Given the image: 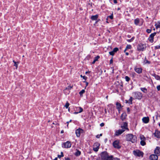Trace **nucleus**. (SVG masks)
Listing matches in <instances>:
<instances>
[{
  "mask_svg": "<svg viewBox=\"0 0 160 160\" xmlns=\"http://www.w3.org/2000/svg\"><path fill=\"white\" fill-rule=\"evenodd\" d=\"M81 152L80 151L77 150L76 152H75V155L77 156H79L81 154Z\"/></svg>",
  "mask_w": 160,
  "mask_h": 160,
  "instance_id": "obj_27",
  "label": "nucleus"
},
{
  "mask_svg": "<svg viewBox=\"0 0 160 160\" xmlns=\"http://www.w3.org/2000/svg\"><path fill=\"white\" fill-rule=\"evenodd\" d=\"M132 97H130L129 99V101L132 102Z\"/></svg>",
  "mask_w": 160,
  "mask_h": 160,
  "instance_id": "obj_49",
  "label": "nucleus"
},
{
  "mask_svg": "<svg viewBox=\"0 0 160 160\" xmlns=\"http://www.w3.org/2000/svg\"><path fill=\"white\" fill-rule=\"evenodd\" d=\"M133 96L136 99L140 100L142 97V94L139 92H133L132 93Z\"/></svg>",
  "mask_w": 160,
  "mask_h": 160,
  "instance_id": "obj_3",
  "label": "nucleus"
},
{
  "mask_svg": "<svg viewBox=\"0 0 160 160\" xmlns=\"http://www.w3.org/2000/svg\"><path fill=\"white\" fill-rule=\"evenodd\" d=\"M113 52V53H114V54H115V52H116L115 51H114L113 50V51H112Z\"/></svg>",
  "mask_w": 160,
  "mask_h": 160,
  "instance_id": "obj_60",
  "label": "nucleus"
},
{
  "mask_svg": "<svg viewBox=\"0 0 160 160\" xmlns=\"http://www.w3.org/2000/svg\"><path fill=\"white\" fill-rule=\"evenodd\" d=\"M155 78L157 80H160V77L158 75H157L156 76H155Z\"/></svg>",
  "mask_w": 160,
  "mask_h": 160,
  "instance_id": "obj_33",
  "label": "nucleus"
},
{
  "mask_svg": "<svg viewBox=\"0 0 160 160\" xmlns=\"http://www.w3.org/2000/svg\"><path fill=\"white\" fill-rule=\"evenodd\" d=\"M132 46L130 45H128L126 46V49H130L131 48Z\"/></svg>",
  "mask_w": 160,
  "mask_h": 160,
  "instance_id": "obj_37",
  "label": "nucleus"
},
{
  "mask_svg": "<svg viewBox=\"0 0 160 160\" xmlns=\"http://www.w3.org/2000/svg\"><path fill=\"white\" fill-rule=\"evenodd\" d=\"M83 132V130L82 129L79 128L77 129L75 131V133L76 136L77 137H79L80 136V134L81 133H82Z\"/></svg>",
  "mask_w": 160,
  "mask_h": 160,
  "instance_id": "obj_9",
  "label": "nucleus"
},
{
  "mask_svg": "<svg viewBox=\"0 0 160 160\" xmlns=\"http://www.w3.org/2000/svg\"><path fill=\"white\" fill-rule=\"evenodd\" d=\"M128 124L126 122H124L123 125V126H121V128H122V129H128Z\"/></svg>",
  "mask_w": 160,
  "mask_h": 160,
  "instance_id": "obj_18",
  "label": "nucleus"
},
{
  "mask_svg": "<svg viewBox=\"0 0 160 160\" xmlns=\"http://www.w3.org/2000/svg\"><path fill=\"white\" fill-rule=\"evenodd\" d=\"M154 153L158 155H160V148L157 147L154 150Z\"/></svg>",
  "mask_w": 160,
  "mask_h": 160,
  "instance_id": "obj_13",
  "label": "nucleus"
},
{
  "mask_svg": "<svg viewBox=\"0 0 160 160\" xmlns=\"http://www.w3.org/2000/svg\"><path fill=\"white\" fill-rule=\"evenodd\" d=\"M112 160H120V159L119 158H113V157L112 158Z\"/></svg>",
  "mask_w": 160,
  "mask_h": 160,
  "instance_id": "obj_47",
  "label": "nucleus"
},
{
  "mask_svg": "<svg viewBox=\"0 0 160 160\" xmlns=\"http://www.w3.org/2000/svg\"><path fill=\"white\" fill-rule=\"evenodd\" d=\"M102 136V134H100L99 135H98L96 136V138H100V136Z\"/></svg>",
  "mask_w": 160,
  "mask_h": 160,
  "instance_id": "obj_45",
  "label": "nucleus"
},
{
  "mask_svg": "<svg viewBox=\"0 0 160 160\" xmlns=\"http://www.w3.org/2000/svg\"><path fill=\"white\" fill-rule=\"evenodd\" d=\"M76 111L77 112H79V111H80V109H76Z\"/></svg>",
  "mask_w": 160,
  "mask_h": 160,
  "instance_id": "obj_61",
  "label": "nucleus"
},
{
  "mask_svg": "<svg viewBox=\"0 0 160 160\" xmlns=\"http://www.w3.org/2000/svg\"><path fill=\"white\" fill-rule=\"evenodd\" d=\"M146 44L142 43L139 44L137 46V50L138 51H143L146 48Z\"/></svg>",
  "mask_w": 160,
  "mask_h": 160,
  "instance_id": "obj_5",
  "label": "nucleus"
},
{
  "mask_svg": "<svg viewBox=\"0 0 160 160\" xmlns=\"http://www.w3.org/2000/svg\"><path fill=\"white\" fill-rule=\"evenodd\" d=\"M133 153L135 156L138 157H143V153L142 152L140 151L139 150H137L133 151Z\"/></svg>",
  "mask_w": 160,
  "mask_h": 160,
  "instance_id": "obj_6",
  "label": "nucleus"
},
{
  "mask_svg": "<svg viewBox=\"0 0 160 160\" xmlns=\"http://www.w3.org/2000/svg\"><path fill=\"white\" fill-rule=\"evenodd\" d=\"M72 144L70 141H67L65 142H64L62 144V147L63 148H68L71 146Z\"/></svg>",
  "mask_w": 160,
  "mask_h": 160,
  "instance_id": "obj_7",
  "label": "nucleus"
},
{
  "mask_svg": "<svg viewBox=\"0 0 160 160\" xmlns=\"http://www.w3.org/2000/svg\"><path fill=\"white\" fill-rule=\"evenodd\" d=\"M13 62L14 63V66H15L16 68L18 67V62H15L14 60L13 61Z\"/></svg>",
  "mask_w": 160,
  "mask_h": 160,
  "instance_id": "obj_31",
  "label": "nucleus"
},
{
  "mask_svg": "<svg viewBox=\"0 0 160 160\" xmlns=\"http://www.w3.org/2000/svg\"><path fill=\"white\" fill-rule=\"evenodd\" d=\"M118 50V48H115L113 49V50L116 52H117Z\"/></svg>",
  "mask_w": 160,
  "mask_h": 160,
  "instance_id": "obj_41",
  "label": "nucleus"
},
{
  "mask_svg": "<svg viewBox=\"0 0 160 160\" xmlns=\"http://www.w3.org/2000/svg\"><path fill=\"white\" fill-rule=\"evenodd\" d=\"M64 133V131L63 130H62L61 132V133Z\"/></svg>",
  "mask_w": 160,
  "mask_h": 160,
  "instance_id": "obj_58",
  "label": "nucleus"
},
{
  "mask_svg": "<svg viewBox=\"0 0 160 160\" xmlns=\"http://www.w3.org/2000/svg\"><path fill=\"white\" fill-rule=\"evenodd\" d=\"M150 41V42H152H152H153V41H152V40H151V41Z\"/></svg>",
  "mask_w": 160,
  "mask_h": 160,
  "instance_id": "obj_62",
  "label": "nucleus"
},
{
  "mask_svg": "<svg viewBox=\"0 0 160 160\" xmlns=\"http://www.w3.org/2000/svg\"><path fill=\"white\" fill-rule=\"evenodd\" d=\"M127 110L128 112H129L130 111L129 108H127Z\"/></svg>",
  "mask_w": 160,
  "mask_h": 160,
  "instance_id": "obj_55",
  "label": "nucleus"
},
{
  "mask_svg": "<svg viewBox=\"0 0 160 160\" xmlns=\"http://www.w3.org/2000/svg\"><path fill=\"white\" fill-rule=\"evenodd\" d=\"M77 109H80L79 112H74V114H76L79 113H81L83 111V109L81 107H77Z\"/></svg>",
  "mask_w": 160,
  "mask_h": 160,
  "instance_id": "obj_15",
  "label": "nucleus"
},
{
  "mask_svg": "<svg viewBox=\"0 0 160 160\" xmlns=\"http://www.w3.org/2000/svg\"><path fill=\"white\" fill-rule=\"evenodd\" d=\"M80 77L81 78H83V79H84L85 80H87V78L85 76H83L82 75H80Z\"/></svg>",
  "mask_w": 160,
  "mask_h": 160,
  "instance_id": "obj_39",
  "label": "nucleus"
},
{
  "mask_svg": "<svg viewBox=\"0 0 160 160\" xmlns=\"http://www.w3.org/2000/svg\"><path fill=\"white\" fill-rule=\"evenodd\" d=\"M127 49H126H126H125L124 51V52H125L126 50H127Z\"/></svg>",
  "mask_w": 160,
  "mask_h": 160,
  "instance_id": "obj_63",
  "label": "nucleus"
},
{
  "mask_svg": "<svg viewBox=\"0 0 160 160\" xmlns=\"http://www.w3.org/2000/svg\"><path fill=\"white\" fill-rule=\"evenodd\" d=\"M140 90L144 93H146L147 92V89L145 88H141Z\"/></svg>",
  "mask_w": 160,
  "mask_h": 160,
  "instance_id": "obj_22",
  "label": "nucleus"
},
{
  "mask_svg": "<svg viewBox=\"0 0 160 160\" xmlns=\"http://www.w3.org/2000/svg\"><path fill=\"white\" fill-rule=\"evenodd\" d=\"M146 63H150V62L149 61H148V60H146Z\"/></svg>",
  "mask_w": 160,
  "mask_h": 160,
  "instance_id": "obj_54",
  "label": "nucleus"
},
{
  "mask_svg": "<svg viewBox=\"0 0 160 160\" xmlns=\"http://www.w3.org/2000/svg\"><path fill=\"white\" fill-rule=\"evenodd\" d=\"M85 91L84 89H82L81 91L79 92V94L81 96L83 95V94L85 92Z\"/></svg>",
  "mask_w": 160,
  "mask_h": 160,
  "instance_id": "obj_28",
  "label": "nucleus"
},
{
  "mask_svg": "<svg viewBox=\"0 0 160 160\" xmlns=\"http://www.w3.org/2000/svg\"><path fill=\"white\" fill-rule=\"evenodd\" d=\"M149 158L150 160H158V157L157 155L152 154L150 156Z\"/></svg>",
  "mask_w": 160,
  "mask_h": 160,
  "instance_id": "obj_11",
  "label": "nucleus"
},
{
  "mask_svg": "<svg viewBox=\"0 0 160 160\" xmlns=\"http://www.w3.org/2000/svg\"><path fill=\"white\" fill-rule=\"evenodd\" d=\"M156 33L154 32L153 33H152L150 36L149 38H151V39H150L149 40H153V37L156 35Z\"/></svg>",
  "mask_w": 160,
  "mask_h": 160,
  "instance_id": "obj_24",
  "label": "nucleus"
},
{
  "mask_svg": "<svg viewBox=\"0 0 160 160\" xmlns=\"http://www.w3.org/2000/svg\"><path fill=\"white\" fill-rule=\"evenodd\" d=\"M98 17V15H93L91 17V18L92 20H96Z\"/></svg>",
  "mask_w": 160,
  "mask_h": 160,
  "instance_id": "obj_19",
  "label": "nucleus"
},
{
  "mask_svg": "<svg viewBox=\"0 0 160 160\" xmlns=\"http://www.w3.org/2000/svg\"><path fill=\"white\" fill-rule=\"evenodd\" d=\"M99 58L100 57L99 56H97L96 57H95V59L92 62V64H94L95 62L97 61Z\"/></svg>",
  "mask_w": 160,
  "mask_h": 160,
  "instance_id": "obj_23",
  "label": "nucleus"
},
{
  "mask_svg": "<svg viewBox=\"0 0 160 160\" xmlns=\"http://www.w3.org/2000/svg\"><path fill=\"white\" fill-rule=\"evenodd\" d=\"M109 53L110 55L112 56L114 55V53L112 51L111 52H109Z\"/></svg>",
  "mask_w": 160,
  "mask_h": 160,
  "instance_id": "obj_43",
  "label": "nucleus"
},
{
  "mask_svg": "<svg viewBox=\"0 0 160 160\" xmlns=\"http://www.w3.org/2000/svg\"><path fill=\"white\" fill-rule=\"evenodd\" d=\"M83 82L85 83L86 84V87L88 86V83L87 82L84 81H83Z\"/></svg>",
  "mask_w": 160,
  "mask_h": 160,
  "instance_id": "obj_48",
  "label": "nucleus"
},
{
  "mask_svg": "<svg viewBox=\"0 0 160 160\" xmlns=\"http://www.w3.org/2000/svg\"><path fill=\"white\" fill-rule=\"evenodd\" d=\"M100 144L98 142H95L93 145V150L96 152H97L99 148Z\"/></svg>",
  "mask_w": 160,
  "mask_h": 160,
  "instance_id": "obj_8",
  "label": "nucleus"
},
{
  "mask_svg": "<svg viewBox=\"0 0 160 160\" xmlns=\"http://www.w3.org/2000/svg\"><path fill=\"white\" fill-rule=\"evenodd\" d=\"M156 26V29H158V28H160V22H157L155 25Z\"/></svg>",
  "mask_w": 160,
  "mask_h": 160,
  "instance_id": "obj_25",
  "label": "nucleus"
},
{
  "mask_svg": "<svg viewBox=\"0 0 160 160\" xmlns=\"http://www.w3.org/2000/svg\"><path fill=\"white\" fill-rule=\"evenodd\" d=\"M65 160H70V158H65Z\"/></svg>",
  "mask_w": 160,
  "mask_h": 160,
  "instance_id": "obj_52",
  "label": "nucleus"
},
{
  "mask_svg": "<svg viewBox=\"0 0 160 160\" xmlns=\"http://www.w3.org/2000/svg\"><path fill=\"white\" fill-rule=\"evenodd\" d=\"M139 22V20L138 19H135L134 20V23L136 25H138Z\"/></svg>",
  "mask_w": 160,
  "mask_h": 160,
  "instance_id": "obj_32",
  "label": "nucleus"
},
{
  "mask_svg": "<svg viewBox=\"0 0 160 160\" xmlns=\"http://www.w3.org/2000/svg\"><path fill=\"white\" fill-rule=\"evenodd\" d=\"M108 18H110L111 19H113V14H112L111 15L108 16V17H107V18H106V20H108Z\"/></svg>",
  "mask_w": 160,
  "mask_h": 160,
  "instance_id": "obj_30",
  "label": "nucleus"
},
{
  "mask_svg": "<svg viewBox=\"0 0 160 160\" xmlns=\"http://www.w3.org/2000/svg\"><path fill=\"white\" fill-rule=\"evenodd\" d=\"M154 136L157 138H160V132L158 131H156L154 133Z\"/></svg>",
  "mask_w": 160,
  "mask_h": 160,
  "instance_id": "obj_16",
  "label": "nucleus"
},
{
  "mask_svg": "<svg viewBox=\"0 0 160 160\" xmlns=\"http://www.w3.org/2000/svg\"><path fill=\"white\" fill-rule=\"evenodd\" d=\"M127 115L125 113H122L121 116V119L123 121L126 118Z\"/></svg>",
  "mask_w": 160,
  "mask_h": 160,
  "instance_id": "obj_17",
  "label": "nucleus"
},
{
  "mask_svg": "<svg viewBox=\"0 0 160 160\" xmlns=\"http://www.w3.org/2000/svg\"><path fill=\"white\" fill-rule=\"evenodd\" d=\"M73 87V86H68L66 88L68 90H70Z\"/></svg>",
  "mask_w": 160,
  "mask_h": 160,
  "instance_id": "obj_40",
  "label": "nucleus"
},
{
  "mask_svg": "<svg viewBox=\"0 0 160 160\" xmlns=\"http://www.w3.org/2000/svg\"><path fill=\"white\" fill-rule=\"evenodd\" d=\"M101 160H112V155H109L107 152H103L100 154Z\"/></svg>",
  "mask_w": 160,
  "mask_h": 160,
  "instance_id": "obj_1",
  "label": "nucleus"
},
{
  "mask_svg": "<svg viewBox=\"0 0 160 160\" xmlns=\"http://www.w3.org/2000/svg\"><path fill=\"white\" fill-rule=\"evenodd\" d=\"M90 72V71H87L85 72V74H87V73H89Z\"/></svg>",
  "mask_w": 160,
  "mask_h": 160,
  "instance_id": "obj_56",
  "label": "nucleus"
},
{
  "mask_svg": "<svg viewBox=\"0 0 160 160\" xmlns=\"http://www.w3.org/2000/svg\"><path fill=\"white\" fill-rule=\"evenodd\" d=\"M135 71L138 74L141 73L142 72V69L141 68H137V67H135L134 68Z\"/></svg>",
  "mask_w": 160,
  "mask_h": 160,
  "instance_id": "obj_12",
  "label": "nucleus"
},
{
  "mask_svg": "<svg viewBox=\"0 0 160 160\" xmlns=\"http://www.w3.org/2000/svg\"><path fill=\"white\" fill-rule=\"evenodd\" d=\"M139 137L141 141H145L146 140V138L143 135H140Z\"/></svg>",
  "mask_w": 160,
  "mask_h": 160,
  "instance_id": "obj_21",
  "label": "nucleus"
},
{
  "mask_svg": "<svg viewBox=\"0 0 160 160\" xmlns=\"http://www.w3.org/2000/svg\"><path fill=\"white\" fill-rule=\"evenodd\" d=\"M53 160H58V158H55Z\"/></svg>",
  "mask_w": 160,
  "mask_h": 160,
  "instance_id": "obj_59",
  "label": "nucleus"
},
{
  "mask_svg": "<svg viewBox=\"0 0 160 160\" xmlns=\"http://www.w3.org/2000/svg\"><path fill=\"white\" fill-rule=\"evenodd\" d=\"M125 54L126 55L128 56L129 55V53L128 52H126Z\"/></svg>",
  "mask_w": 160,
  "mask_h": 160,
  "instance_id": "obj_57",
  "label": "nucleus"
},
{
  "mask_svg": "<svg viewBox=\"0 0 160 160\" xmlns=\"http://www.w3.org/2000/svg\"><path fill=\"white\" fill-rule=\"evenodd\" d=\"M125 130H123V129L117 130L115 131V135L116 136H118L122 134L125 131Z\"/></svg>",
  "mask_w": 160,
  "mask_h": 160,
  "instance_id": "obj_10",
  "label": "nucleus"
},
{
  "mask_svg": "<svg viewBox=\"0 0 160 160\" xmlns=\"http://www.w3.org/2000/svg\"><path fill=\"white\" fill-rule=\"evenodd\" d=\"M145 141H141L140 144L142 146H144L146 144Z\"/></svg>",
  "mask_w": 160,
  "mask_h": 160,
  "instance_id": "obj_29",
  "label": "nucleus"
},
{
  "mask_svg": "<svg viewBox=\"0 0 160 160\" xmlns=\"http://www.w3.org/2000/svg\"><path fill=\"white\" fill-rule=\"evenodd\" d=\"M72 121V120H70L69 121H68V122H66V123L67 124V127L68 128V124H69V122H71Z\"/></svg>",
  "mask_w": 160,
  "mask_h": 160,
  "instance_id": "obj_42",
  "label": "nucleus"
},
{
  "mask_svg": "<svg viewBox=\"0 0 160 160\" xmlns=\"http://www.w3.org/2000/svg\"><path fill=\"white\" fill-rule=\"evenodd\" d=\"M104 123L102 122V123H101L100 124V126L101 127H103L104 126Z\"/></svg>",
  "mask_w": 160,
  "mask_h": 160,
  "instance_id": "obj_50",
  "label": "nucleus"
},
{
  "mask_svg": "<svg viewBox=\"0 0 160 160\" xmlns=\"http://www.w3.org/2000/svg\"><path fill=\"white\" fill-rule=\"evenodd\" d=\"M137 137L135 135H134L132 134H129L126 135V140L128 141H130L132 143H134L137 141Z\"/></svg>",
  "mask_w": 160,
  "mask_h": 160,
  "instance_id": "obj_2",
  "label": "nucleus"
},
{
  "mask_svg": "<svg viewBox=\"0 0 160 160\" xmlns=\"http://www.w3.org/2000/svg\"><path fill=\"white\" fill-rule=\"evenodd\" d=\"M64 92L65 94L67 95L70 93V91L68 89H67L66 88L64 90Z\"/></svg>",
  "mask_w": 160,
  "mask_h": 160,
  "instance_id": "obj_26",
  "label": "nucleus"
},
{
  "mask_svg": "<svg viewBox=\"0 0 160 160\" xmlns=\"http://www.w3.org/2000/svg\"><path fill=\"white\" fill-rule=\"evenodd\" d=\"M149 118L148 117H144L142 118V121L145 123H147L149 121Z\"/></svg>",
  "mask_w": 160,
  "mask_h": 160,
  "instance_id": "obj_14",
  "label": "nucleus"
},
{
  "mask_svg": "<svg viewBox=\"0 0 160 160\" xmlns=\"http://www.w3.org/2000/svg\"><path fill=\"white\" fill-rule=\"evenodd\" d=\"M159 126L160 127V123L159 124Z\"/></svg>",
  "mask_w": 160,
  "mask_h": 160,
  "instance_id": "obj_64",
  "label": "nucleus"
},
{
  "mask_svg": "<svg viewBox=\"0 0 160 160\" xmlns=\"http://www.w3.org/2000/svg\"><path fill=\"white\" fill-rule=\"evenodd\" d=\"M125 78L126 81L127 82H128L130 80V78L128 76H126Z\"/></svg>",
  "mask_w": 160,
  "mask_h": 160,
  "instance_id": "obj_34",
  "label": "nucleus"
},
{
  "mask_svg": "<svg viewBox=\"0 0 160 160\" xmlns=\"http://www.w3.org/2000/svg\"><path fill=\"white\" fill-rule=\"evenodd\" d=\"M112 145L115 148L117 149H119L121 148L120 140H116L114 141L113 142Z\"/></svg>",
  "mask_w": 160,
  "mask_h": 160,
  "instance_id": "obj_4",
  "label": "nucleus"
},
{
  "mask_svg": "<svg viewBox=\"0 0 160 160\" xmlns=\"http://www.w3.org/2000/svg\"><path fill=\"white\" fill-rule=\"evenodd\" d=\"M61 155H58V157L59 158H60L61 157H63V153L62 152H61Z\"/></svg>",
  "mask_w": 160,
  "mask_h": 160,
  "instance_id": "obj_36",
  "label": "nucleus"
},
{
  "mask_svg": "<svg viewBox=\"0 0 160 160\" xmlns=\"http://www.w3.org/2000/svg\"><path fill=\"white\" fill-rule=\"evenodd\" d=\"M113 62V60H112V58L110 61V64H112V63Z\"/></svg>",
  "mask_w": 160,
  "mask_h": 160,
  "instance_id": "obj_51",
  "label": "nucleus"
},
{
  "mask_svg": "<svg viewBox=\"0 0 160 160\" xmlns=\"http://www.w3.org/2000/svg\"><path fill=\"white\" fill-rule=\"evenodd\" d=\"M152 76L154 77H155V76H156L157 75L155 73H153L152 74Z\"/></svg>",
  "mask_w": 160,
  "mask_h": 160,
  "instance_id": "obj_53",
  "label": "nucleus"
},
{
  "mask_svg": "<svg viewBox=\"0 0 160 160\" xmlns=\"http://www.w3.org/2000/svg\"><path fill=\"white\" fill-rule=\"evenodd\" d=\"M157 88L158 91H160V85L157 86Z\"/></svg>",
  "mask_w": 160,
  "mask_h": 160,
  "instance_id": "obj_46",
  "label": "nucleus"
},
{
  "mask_svg": "<svg viewBox=\"0 0 160 160\" xmlns=\"http://www.w3.org/2000/svg\"><path fill=\"white\" fill-rule=\"evenodd\" d=\"M69 105V103L68 102H67L65 104V107L66 108H68Z\"/></svg>",
  "mask_w": 160,
  "mask_h": 160,
  "instance_id": "obj_35",
  "label": "nucleus"
},
{
  "mask_svg": "<svg viewBox=\"0 0 160 160\" xmlns=\"http://www.w3.org/2000/svg\"><path fill=\"white\" fill-rule=\"evenodd\" d=\"M160 48V44L158 45H157L155 47V49H159Z\"/></svg>",
  "mask_w": 160,
  "mask_h": 160,
  "instance_id": "obj_38",
  "label": "nucleus"
},
{
  "mask_svg": "<svg viewBox=\"0 0 160 160\" xmlns=\"http://www.w3.org/2000/svg\"><path fill=\"white\" fill-rule=\"evenodd\" d=\"M146 31L148 33H150L151 32V30L149 29H147L146 30Z\"/></svg>",
  "mask_w": 160,
  "mask_h": 160,
  "instance_id": "obj_44",
  "label": "nucleus"
},
{
  "mask_svg": "<svg viewBox=\"0 0 160 160\" xmlns=\"http://www.w3.org/2000/svg\"><path fill=\"white\" fill-rule=\"evenodd\" d=\"M116 105L118 111H119L121 108V104L120 103L117 102L116 103Z\"/></svg>",
  "mask_w": 160,
  "mask_h": 160,
  "instance_id": "obj_20",
  "label": "nucleus"
}]
</instances>
